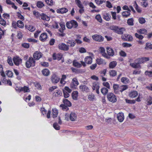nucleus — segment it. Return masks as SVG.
Returning <instances> with one entry per match:
<instances>
[{"label":"nucleus","mask_w":152,"mask_h":152,"mask_svg":"<svg viewBox=\"0 0 152 152\" xmlns=\"http://www.w3.org/2000/svg\"><path fill=\"white\" fill-rule=\"evenodd\" d=\"M110 28L111 30L114 31L115 33L121 35L123 34V31L125 30L124 28L121 27L119 28L118 26L114 25L110 26Z\"/></svg>","instance_id":"obj_1"},{"label":"nucleus","mask_w":152,"mask_h":152,"mask_svg":"<svg viewBox=\"0 0 152 152\" xmlns=\"http://www.w3.org/2000/svg\"><path fill=\"white\" fill-rule=\"evenodd\" d=\"M142 63V57L135 60L134 63H130V65L134 68H141L140 64Z\"/></svg>","instance_id":"obj_2"},{"label":"nucleus","mask_w":152,"mask_h":152,"mask_svg":"<svg viewBox=\"0 0 152 152\" xmlns=\"http://www.w3.org/2000/svg\"><path fill=\"white\" fill-rule=\"evenodd\" d=\"M35 62L36 61L33 58L30 56L26 62V67L28 68H29L31 66L34 67L35 66Z\"/></svg>","instance_id":"obj_3"},{"label":"nucleus","mask_w":152,"mask_h":152,"mask_svg":"<svg viewBox=\"0 0 152 152\" xmlns=\"http://www.w3.org/2000/svg\"><path fill=\"white\" fill-rule=\"evenodd\" d=\"M108 100L112 103H115L117 101L116 96L112 93H108L107 96Z\"/></svg>","instance_id":"obj_4"},{"label":"nucleus","mask_w":152,"mask_h":152,"mask_svg":"<svg viewBox=\"0 0 152 152\" xmlns=\"http://www.w3.org/2000/svg\"><path fill=\"white\" fill-rule=\"evenodd\" d=\"M66 26L67 28L71 29L73 27L74 28H76L78 26V24L76 21L72 20L70 22H67Z\"/></svg>","instance_id":"obj_5"},{"label":"nucleus","mask_w":152,"mask_h":152,"mask_svg":"<svg viewBox=\"0 0 152 152\" xmlns=\"http://www.w3.org/2000/svg\"><path fill=\"white\" fill-rule=\"evenodd\" d=\"M15 90L19 92H20L21 91H23L24 93L30 92L28 87L26 86H24L23 87H18L17 86L15 88Z\"/></svg>","instance_id":"obj_6"},{"label":"nucleus","mask_w":152,"mask_h":152,"mask_svg":"<svg viewBox=\"0 0 152 152\" xmlns=\"http://www.w3.org/2000/svg\"><path fill=\"white\" fill-rule=\"evenodd\" d=\"M60 78L55 73H53L51 76V80L53 83L55 84L59 81Z\"/></svg>","instance_id":"obj_7"},{"label":"nucleus","mask_w":152,"mask_h":152,"mask_svg":"<svg viewBox=\"0 0 152 152\" xmlns=\"http://www.w3.org/2000/svg\"><path fill=\"white\" fill-rule=\"evenodd\" d=\"M58 48L59 49L64 51H67L69 50V45L65 44L64 43H61L59 44Z\"/></svg>","instance_id":"obj_8"},{"label":"nucleus","mask_w":152,"mask_h":152,"mask_svg":"<svg viewBox=\"0 0 152 152\" xmlns=\"http://www.w3.org/2000/svg\"><path fill=\"white\" fill-rule=\"evenodd\" d=\"M12 60L15 64L17 66H19L22 63V59L19 56L14 57Z\"/></svg>","instance_id":"obj_9"},{"label":"nucleus","mask_w":152,"mask_h":152,"mask_svg":"<svg viewBox=\"0 0 152 152\" xmlns=\"http://www.w3.org/2000/svg\"><path fill=\"white\" fill-rule=\"evenodd\" d=\"M93 39L96 41L98 42H102L104 40V38L102 36L98 34H95L92 37Z\"/></svg>","instance_id":"obj_10"},{"label":"nucleus","mask_w":152,"mask_h":152,"mask_svg":"<svg viewBox=\"0 0 152 152\" xmlns=\"http://www.w3.org/2000/svg\"><path fill=\"white\" fill-rule=\"evenodd\" d=\"M42 56V53L37 51L35 52L33 55V58L34 60H39L40 58H41Z\"/></svg>","instance_id":"obj_11"},{"label":"nucleus","mask_w":152,"mask_h":152,"mask_svg":"<svg viewBox=\"0 0 152 152\" xmlns=\"http://www.w3.org/2000/svg\"><path fill=\"white\" fill-rule=\"evenodd\" d=\"M63 57V55L61 53H58L56 54L54 53L52 55L53 59L54 60L57 59L58 61L61 60Z\"/></svg>","instance_id":"obj_12"},{"label":"nucleus","mask_w":152,"mask_h":152,"mask_svg":"<svg viewBox=\"0 0 152 152\" xmlns=\"http://www.w3.org/2000/svg\"><path fill=\"white\" fill-rule=\"evenodd\" d=\"M135 36L137 38L139 39V40H137L138 44L140 45L142 44V35L136 33L135 34Z\"/></svg>","instance_id":"obj_13"},{"label":"nucleus","mask_w":152,"mask_h":152,"mask_svg":"<svg viewBox=\"0 0 152 152\" xmlns=\"http://www.w3.org/2000/svg\"><path fill=\"white\" fill-rule=\"evenodd\" d=\"M79 88L83 92H85L87 93L89 91V88L86 85H81L79 86Z\"/></svg>","instance_id":"obj_14"},{"label":"nucleus","mask_w":152,"mask_h":152,"mask_svg":"<svg viewBox=\"0 0 152 152\" xmlns=\"http://www.w3.org/2000/svg\"><path fill=\"white\" fill-rule=\"evenodd\" d=\"M47 37V34L46 33H43L40 35L39 37V40L42 42H44L46 40Z\"/></svg>","instance_id":"obj_15"},{"label":"nucleus","mask_w":152,"mask_h":152,"mask_svg":"<svg viewBox=\"0 0 152 152\" xmlns=\"http://www.w3.org/2000/svg\"><path fill=\"white\" fill-rule=\"evenodd\" d=\"M124 114L123 113H119L117 115V117L118 121L121 122H122L124 119Z\"/></svg>","instance_id":"obj_16"},{"label":"nucleus","mask_w":152,"mask_h":152,"mask_svg":"<svg viewBox=\"0 0 152 152\" xmlns=\"http://www.w3.org/2000/svg\"><path fill=\"white\" fill-rule=\"evenodd\" d=\"M96 64L99 65L102 64H106V62H105L104 60L101 58H97L96 60Z\"/></svg>","instance_id":"obj_17"},{"label":"nucleus","mask_w":152,"mask_h":152,"mask_svg":"<svg viewBox=\"0 0 152 152\" xmlns=\"http://www.w3.org/2000/svg\"><path fill=\"white\" fill-rule=\"evenodd\" d=\"M103 17L105 20L108 21L110 20L111 16L108 13H105L103 14Z\"/></svg>","instance_id":"obj_18"},{"label":"nucleus","mask_w":152,"mask_h":152,"mask_svg":"<svg viewBox=\"0 0 152 152\" xmlns=\"http://www.w3.org/2000/svg\"><path fill=\"white\" fill-rule=\"evenodd\" d=\"M68 11V9L66 8H62L61 9H57L56 12L58 13L63 14L66 13Z\"/></svg>","instance_id":"obj_19"},{"label":"nucleus","mask_w":152,"mask_h":152,"mask_svg":"<svg viewBox=\"0 0 152 152\" xmlns=\"http://www.w3.org/2000/svg\"><path fill=\"white\" fill-rule=\"evenodd\" d=\"M78 96V92L77 91H75L72 94V96L73 99L76 100L77 99Z\"/></svg>","instance_id":"obj_20"},{"label":"nucleus","mask_w":152,"mask_h":152,"mask_svg":"<svg viewBox=\"0 0 152 152\" xmlns=\"http://www.w3.org/2000/svg\"><path fill=\"white\" fill-rule=\"evenodd\" d=\"M1 81L3 83L5 84L8 85L10 86H11L12 85V83L11 81L9 80H7L5 77H4L3 79H2L1 80Z\"/></svg>","instance_id":"obj_21"},{"label":"nucleus","mask_w":152,"mask_h":152,"mask_svg":"<svg viewBox=\"0 0 152 152\" xmlns=\"http://www.w3.org/2000/svg\"><path fill=\"white\" fill-rule=\"evenodd\" d=\"M107 52L108 54L110 56H112L114 54V52L113 50L110 48L107 47Z\"/></svg>","instance_id":"obj_22"},{"label":"nucleus","mask_w":152,"mask_h":152,"mask_svg":"<svg viewBox=\"0 0 152 152\" xmlns=\"http://www.w3.org/2000/svg\"><path fill=\"white\" fill-rule=\"evenodd\" d=\"M85 61L88 64H91L92 62V58L90 56H87L85 58Z\"/></svg>","instance_id":"obj_23"},{"label":"nucleus","mask_w":152,"mask_h":152,"mask_svg":"<svg viewBox=\"0 0 152 152\" xmlns=\"http://www.w3.org/2000/svg\"><path fill=\"white\" fill-rule=\"evenodd\" d=\"M77 115L75 113L72 112L69 115V118L72 121H74L77 118Z\"/></svg>","instance_id":"obj_24"},{"label":"nucleus","mask_w":152,"mask_h":152,"mask_svg":"<svg viewBox=\"0 0 152 152\" xmlns=\"http://www.w3.org/2000/svg\"><path fill=\"white\" fill-rule=\"evenodd\" d=\"M42 72L43 75L45 76H48L50 73V71L47 69H44L42 71Z\"/></svg>","instance_id":"obj_25"},{"label":"nucleus","mask_w":152,"mask_h":152,"mask_svg":"<svg viewBox=\"0 0 152 152\" xmlns=\"http://www.w3.org/2000/svg\"><path fill=\"white\" fill-rule=\"evenodd\" d=\"M63 102L64 104L67 107H71L72 106L71 103L67 99H64L63 100Z\"/></svg>","instance_id":"obj_26"},{"label":"nucleus","mask_w":152,"mask_h":152,"mask_svg":"<svg viewBox=\"0 0 152 152\" xmlns=\"http://www.w3.org/2000/svg\"><path fill=\"white\" fill-rule=\"evenodd\" d=\"M113 88L114 91V92L116 94H118L119 93V86L118 84H114L113 85Z\"/></svg>","instance_id":"obj_27"},{"label":"nucleus","mask_w":152,"mask_h":152,"mask_svg":"<svg viewBox=\"0 0 152 152\" xmlns=\"http://www.w3.org/2000/svg\"><path fill=\"white\" fill-rule=\"evenodd\" d=\"M138 92L136 91H132L130 93L129 96L130 97L133 98L136 97L138 95Z\"/></svg>","instance_id":"obj_28"},{"label":"nucleus","mask_w":152,"mask_h":152,"mask_svg":"<svg viewBox=\"0 0 152 152\" xmlns=\"http://www.w3.org/2000/svg\"><path fill=\"white\" fill-rule=\"evenodd\" d=\"M58 113V110L56 108L52 109V116L54 118L57 117Z\"/></svg>","instance_id":"obj_29"},{"label":"nucleus","mask_w":152,"mask_h":152,"mask_svg":"<svg viewBox=\"0 0 152 152\" xmlns=\"http://www.w3.org/2000/svg\"><path fill=\"white\" fill-rule=\"evenodd\" d=\"M71 69L73 72H75L76 74H78L82 72V70L81 69H78L72 67Z\"/></svg>","instance_id":"obj_30"},{"label":"nucleus","mask_w":152,"mask_h":152,"mask_svg":"<svg viewBox=\"0 0 152 152\" xmlns=\"http://www.w3.org/2000/svg\"><path fill=\"white\" fill-rule=\"evenodd\" d=\"M16 24L17 26L20 28H23L24 27V24L23 23L21 20H18L16 23Z\"/></svg>","instance_id":"obj_31"},{"label":"nucleus","mask_w":152,"mask_h":152,"mask_svg":"<svg viewBox=\"0 0 152 152\" xmlns=\"http://www.w3.org/2000/svg\"><path fill=\"white\" fill-rule=\"evenodd\" d=\"M73 65L75 67L77 68H80L82 66V65L78 62H77L76 60H74L73 61Z\"/></svg>","instance_id":"obj_32"},{"label":"nucleus","mask_w":152,"mask_h":152,"mask_svg":"<svg viewBox=\"0 0 152 152\" xmlns=\"http://www.w3.org/2000/svg\"><path fill=\"white\" fill-rule=\"evenodd\" d=\"M25 27L26 29L31 32L34 31L35 29V28L32 25L27 26L26 25Z\"/></svg>","instance_id":"obj_33"},{"label":"nucleus","mask_w":152,"mask_h":152,"mask_svg":"<svg viewBox=\"0 0 152 152\" xmlns=\"http://www.w3.org/2000/svg\"><path fill=\"white\" fill-rule=\"evenodd\" d=\"M133 6L138 12L140 13L141 12V10L139 8L138 6L136 1H134L133 2Z\"/></svg>","instance_id":"obj_34"},{"label":"nucleus","mask_w":152,"mask_h":152,"mask_svg":"<svg viewBox=\"0 0 152 152\" xmlns=\"http://www.w3.org/2000/svg\"><path fill=\"white\" fill-rule=\"evenodd\" d=\"M117 64V62L115 61H113L109 64V67L110 69H113L116 66Z\"/></svg>","instance_id":"obj_35"},{"label":"nucleus","mask_w":152,"mask_h":152,"mask_svg":"<svg viewBox=\"0 0 152 152\" xmlns=\"http://www.w3.org/2000/svg\"><path fill=\"white\" fill-rule=\"evenodd\" d=\"M121 82L124 84H127L129 82V79L126 77H122L121 79Z\"/></svg>","instance_id":"obj_36"},{"label":"nucleus","mask_w":152,"mask_h":152,"mask_svg":"<svg viewBox=\"0 0 152 152\" xmlns=\"http://www.w3.org/2000/svg\"><path fill=\"white\" fill-rule=\"evenodd\" d=\"M101 93L104 95H105L106 94H107L108 93V89L107 88L105 87L102 88L101 89Z\"/></svg>","instance_id":"obj_37"},{"label":"nucleus","mask_w":152,"mask_h":152,"mask_svg":"<svg viewBox=\"0 0 152 152\" xmlns=\"http://www.w3.org/2000/svg\"><path fill=\"white\" fill-rule=\"evenodd\" d=\"M124 37L127 39L129 41H132L133 40V37L131 35H129L127 34H124Z\"/></svg>","instance_id":"obj_38"},{"label":"nucleus","mask_w":152,"mask_h":152,"mask_svg":"<svg viewBox=\"0 0 152 152\" xmlns=\"http://www.w3.org/2000/svg\"><path fill=\"white\" fill-rule=\"evenodd\" d=\"M37 6L38 8H41L44 6V4L42 2L39 1L37 2Z\"/></svg>","instance_id":"obj_39"},{"label":"nucleus","mask_w":152,"mask_h":152,"mask_svg":"<svg viewBox=\"0 0 152 152\" xmlns=\"http://www.w3.org/2000/svg\"><path fill=\"white\" fill-rule=\"evenodd\" d=\"M109 74L110 76L114 77L116 75L117 72L115 70H110L109 72Z\"/></svg>","instance_id":"obj_40"},{"label":"nucleus","mask_w":152,"mask_h":152,"mask_svg":"<svg viewBox=\"0 0 152 152\" xmlns=\"http://www.w3.org/2000/svg\"><path fill=\"white\" fill-rule=\"evenodd\" d=\"M121 87H123V88H119V91H120L121 92L123 91L126 90L128 88V86L127 85H123L121 86Z\"/></svg>","instance_id":"obj_41"},{"label":"nucleus","mask_w":152,"mask_h":152,"mask_svg":"<svg viewBox=\"0 0 152 152\" xmlns=\"http://www.w3.org/2000/svg\"><path fill=\"white\" fill-rule=\"evenodd\" d=\"M60 107H61L62 109L63 110H66V111H67L69 109L68 107L64 104H61L60 105Z\"/></svg>","instance_id":"obj_42"},{"label":"nucleus","mask_w":152,"mask_h":152,"mask_svg":"<svg viewBox=\"0 0 152 152\" xmlns=\"http://www.w3.org/2000/svg\"><path fill=\"white\" fill-rule=\"evenodd\" d=\"M7 61L8 63L10 66H13V65L12 62V58L10 56H8L7 58Z\"/></svg>","instance_id":"obj_43"},{"label":"nucleus","mask_w":152,"mask_h":152,"mask_svg":"<svg viewBox=\"0 0 152 152\" xmlns=\"http://www.w3.org/2000/svg\"><path fill=\"white\" fill-rule=\"evenodd\" d=\"M145 48L147 50L149 49H152V44L148 42L146 43V46Z\"/></svg>","instance_id":"obj_44"},{"label":"nucleus","mask_w":152,"mask_h":152,"mask_svg":"<svg viewBox=\"0 0 152 152\" xmlns=\"http://www.w3.org/2000/svg\"><path fill=\"white\" fill-rule=\"evenodd\" d=\"M127 24L130 26H133L134 25L133 20L132 18H129L127 21Z\"/></svg>","instance_id":"obj_45"},{"label":"nucleus","mask_w":152,"mask_h":152,"mask_svg":"<svg viewBox=\"0 0 152 152\" xmlns=\"http://www.w3.org/2000/svg\"><path fill=\"white\" fill-rule=\"evenodd\" d=\"M56 94L55 96L56 97H59L60 96H61L62 95V92L61 91L59 90H56Z\"/></svg>","instance_id":"obj_46"},{"label":"nucleus","mask_w":152,"mask_h":152,"mask_svg":"<svg viewBox=\"0 0 152 152\" xmlns=\"http://www.w3.org/2000/svg\"><path fill=\"white\" fill-rule=\"evenodd\" d=\"M68 43L70 44V46L72 47H74L76 43L75 41L72 40H69L68 41Z\"/></svg>","instance_id":"obj_47"},{"label":"nucleus","mask_w":152,"mask_h":152,"mask_svg":"<svg viewBox=\"0 0 152 152\" xmlns=\"http://www.w3.org/2000/svg\"><path fill=\"white\" fill-rule=\"evenodd\" d=\"M62 91L64 94V96L65 98H67L69 97L70 95L67 91H65L64 89H63Z\"/></svg>","instance_id":"obj_48"},{"label":"nucleus","mask_w":152,"mask_h":152,"mask_svg":"<svg viewBox=\"0 0 152 152\" xmlns=\"http://www.w3.org/2000/svg\"><path fill=\"white\" fill-rule=\"evenodd\" d=\"M95 18L99 22L101 23L102 22V20L100 14H98L95 16Z\"/></svg>","instance_id":"obj_49"},{"label":"nucleus","mask_w":152,"mask_h":152,"mask_svg":"<svg viewBox=\"0 0 152 152\" xmlns=\"http://www.w3.org/2000/svg\"><path fill=\"white\" fill-rule=\"evenodd\" d=\"M150 99H148L146 101L147 105H150L152 104V97L150 96Z\"/></svg>","instance_id":"obj_50"},{"label":"nucleus","mask_w":152,"mask_h":152,"mask_svg":"<svg viewBox=\"0 0 152 152\" xmlns=\"http://www.w3.org/2000/svg\"><path fill=\"white\" fill-rule=\"evenodd\" d=\"M53 127L56 130H58L60 129V126L58 125L56 122H55L53 124Z\"/></svg>","instance_id":"obj_51"},{"label":"nucleus","mask_w":152,"mask_h":152,"mask_svg":"<svg viewBox=\"0 0 152 152\" xmlns=\"http://www.w3.org/2000/svg\"><path fill=\"white\" fill-rule=\"evenodd\" d=\"M7 73H6V75L9 77H12L13 75V72L10 70H8L6 71Z\"/></svg>","instance_id":"obj_52"},{"label":"nucleus","mask_w":152,"mask_h":152,"mask_svg":"<svg viewBox=\"0 0 152 152\" xmlns=\"http://www.w3.org/2000/svg\"><path fill=\"white\" fill-rule=\"evenodd\" d=\"M122 16L123 17H127L128 16H129L130 15V13H127L126 11H124L122 12Z\"/></svg>","instance_id":"obj_53"},{"label":"nucleus","mask_w":152,"mask_h":152,"mask_svg":"<svg viewBox=\"0 0 152 152\" xmlns=\"http://www.w3.org/2000/svg\"><path fill=\"white\" fill-rule=\"evenodd\" d=\"M0 23L3 26L6 25V23L5 20L3 19L2 17L0 18Z\"/></svg>","instance_id":"obj_54"},{"label":"nucleus","mask_w":152,"mask_h":152,"mask_svg":"<svg viewBox=\"0 0 152 152\" xmlns=\"http://www.w3.org/2000/svg\"><path fill=\"white\" fill-rule=\"evenodd\" d=\"M125 100L126 102L129 104H134L135 102V101L134 100H131L126 99Z\"/></svg>","instance_id":"obj_55"},{"label":"nucleus","mask_w":152,"mask_h":152,"mask_svg":"<svg viewBox=\"0 0 152 152\" xmlns=\"http://www.w3.org/2000/svg\"><path fill=\"white\" fill-rule=\"evenodd\" d=\"M46 3L49 5L51 6L53 5V1L52 0H45Z\"/></svg>","instance_id":"obj_56"},{"label":"nucleus","mask_w":152,"mask_h":152,"mask_svg":"<svg viewBox=\"0 0 152 152\" xmlns=\"http://www.w3.org/2000/svg\"><path fill=\"white\" fill-rule=\"evenodd\" d=\"M21 46L23 48H28L30 47V45L29 43H22Z\"/></svg>","instance_id":"obj_57"},{"label":"nucleus","mask_w":152,"mask_h":152,"mask_svg":"<svg viewBox=\"0 0 152 152\" xmlns=\"http://www.w3.org/2000/svg\"><path fill=\"white\" fill-rule=\"evenodd\" d=\"M106 6L107 7L109 8H110L113 7L112 4L109 1H106Z\"/></svg>","instance_id":"obj_58"},{"label":"nucleus","mask_w":152,"mask_h":152,"mask_svg":"<svg viewBox=\"0 0 152 152\" xmlns=\"http://www.w3.org/2000/svg\"><path fill=\"white\" fill-rule=\"evenodd\" d=\"M122 45L124 47H130L132 46L131 44L128 43L126 42L122 44Z\"/></svg>","instance_id":"obj_59"},{"label":"nucleus","mask_w":152,"mask_h":152,"mask_svg":"<svg viewBox=\"0 0 152 152\" xmlns=\"http://www.w3.org/2000/svg\"><path fill=\"white\" fill-rule=\"evenodd\" d=\"M95 96L94 94L89 95L88 96V99L90 101H93L94 99Z\"/></svg>","instance_id":"obj_60"},{"label":"nucleus","mask_w":152,"mask_h":152,"mask_svg":"<svg viewBox=\"0 0 152 152\" xmlns=\"http://www.w3.org/2000/svg\"><path fill=\"white\" fill-rule=\"evenodd\" d=\"M111 13L112 16V18L114 20H116V12H115L111 11Z\"/></svg>","instance_id":"obj_61"},{"label":"nucleus","mask_w":152,"mask_h":152,"mask_svg":"<svg viewBox=\"0 0 152 152\" xmlns=\"http://www.w3.org/2000/svg\"><path fill=\"white\" fill-rule=\"evenodd\" d=\"M145 74L146 75H148L150 77H152V71H146L145 72Z\"/></svg>","instance_id":"obj_62"},{"label":"nucleus","mask_w":152,"mask_h":152,"mask_svg":"<svg viewBox=\"0 0 152 152\" xmlns=\"http://www.w3.org/2000/svg\"><path fill=\"white\" fill-rule=\"evenodd\" d=\"M79 51L80 53H83L86 52V51L84 48L81 47L79 48Z\"/></svg>","instance_id":"obj_63"},{"label":"nucleus","mask_w":152,"mask_h":152,"mask_svg":"<svg viewBox=\"0 0 152 152\" xmlns=\"http://www.w3.org/2000/svg\"><path fill=\"white\" fill-rule=\"evenodd\" d=\"M40 16L41 17V18L43 20H46V17L47 15L44 13H42L40 14Z\"/></svg>","instance_id":"obj_64"}]
</instances>
